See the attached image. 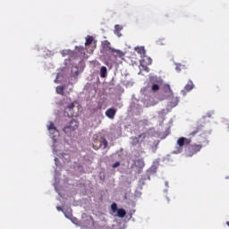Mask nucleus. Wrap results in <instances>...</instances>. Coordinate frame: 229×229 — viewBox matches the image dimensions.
<instances>
[{"mask_svg": "<svg viewBox=\"0 0 229 229\" xmlns=\"http://www.w3.org/2000/svg\"><path fill=\"white\" fill-rule=\"evenodd\" d=\"M192 140L185 137H181L177 140V148L173 151L174 155H180L183 151V146H188L186 148V155L188 157H194L196 153H199L201 151V148L203 145L201 144H191Z\"/></svg>", "mask_w": 229, "mask_h": 229, "instance_id": "obj_1", "label": "nucleus"}, {"mask_svg": "<svg viewBox=\"0 0 229 229\" xmlns=\"http://www.w3.org/2000/svg\"><path fill=\"white\" fill-rule=\"evenodd\" d=\"M77 128H78V121L72 120L70 123L66 124V126H64L63 131H64V133H71V131H74V130H76Z\"/></svg>", "mask_w": 229, "mask_h": 229, "instance_id": "obj_2", "label": "nucleus"}, {"mask_svg": "<svg viewBox=\"0 0 229 229\" xmlns=\"http://www.w3.org/2000/svg\"><path fill=\"white\" fill-rule=\"evenodd\" d=\"M131 146H137V144H142V142L146 140V132H143L138 135L137 137H131Z\"/></svg>", "mask_w": 229, "mask_h": 229, "instance_id": "obj_3", "label": "nucleus"}, {"mask_svg": "<svg viewBox=\"0 0 229 229\" xmlns=\"http://www.w3.org/2000/svg\"><path fill=\"white\" fill-rule=\"evenodd\" d=\"M76 105H74V102L69 104L65 108H64V115L66 117H73L74 116V107Z\"/></svg>", "mask_w": 229, "mask_h": 229, "instance_id": "obj_4", "label": "nucleus"}, {"mask_svg": "<svg viewBox=\"0 0 229 229\" xmlns=\"http://www.w3.org/2000/svg\"><path fill=\"white\" fill-rule=\"evenodd\" d=\"M110 53L111 55L114 56V60H117V58H124L125 55L124 52L115 48H113Z\"/></svg>", "mask_w": 229, "mask_h": 229, "instance_id": "obj_5", "label": "nucleus"}, {"mask_svg": "<svg viewBox=\"0 0 229 229\" xmlns=\"http://www.w3.org/2000/svg\"><path fill=\"white\" fill-rule=\"evenodd\" d=\"M200 131H203V125L198 124L196 127H193L191 131L190 132L191 137H196L198 133H200Z\"/></svg>", "mask_w": 229, "mask_h": 229, "instance_id": "obj_6", "label": "nucleus"}, {"mask_svg": "<svg viewBox=\"0 0 229 229\" xmlns=\"http://www.w3.org/2000/svg\"><path fill=\"white\" fill-rule=\"evenodd\" d=\"M101 46H102L103 51H109V53H110L111 50L114 49V47H111L112 44L108 40L102 41Z\"/></svg>", "mask_w": 229, "mask_h": 229, "instance_id": "obj_7", "label": "nucleus"}, {"mask_svg": "<svg viewBox=\"0 0 229 229\" xmlns=\"http://www.w3.org/2000/svg\"><path fill=\"white\" fill-rule=\"evenodd\" d=\"M115 114H117V110L115 108H109L106 111V115L108 119H114V117H115Z\"/></svg>", "mask_w": 229, "mask_h": 229, "instance_id": "obj_8", "label": "nucleus"}, {"mask_svg": "<svg viewBox=\"0 0 229 229\" xmlns=\"http://www.w3.org/2000/svg\"><path fill=\"white\" fill-rule=\"evenodd\" d=\"M47 130L52 135H55V133L58 135V130H56V127L55 126V123H53V122H50L49 125L47 126Z\"/></svg>", "mask_w": 229, "mask_h": 229, "instance_id": "obj_9", "label": "nucleus"}, {"mask_svg": "<svg viewBox=\"0 0 229 229\" xmlns=\"http://www.w3.org/2000/svg\"><path fill=\"white\" fill-rule=\"evenodd\" d=\"M192 89H194V82H192V81H189L188 83L184 87V90L186 92H191V90H192Z\"/></svg>", "mask_w": 229, "mask_h": 229, "instance_id": "obj_10", "label": "nucleus"}, {"mask_svg": "<svg viewBox=\"0 0 229 229\" xmlns=\"http://www.w3.org/2000/svg\"><path fill=\"white\" fill-rule=\"evenodd\" d=\"M164 90L165 94H168L169 98H173V90L171 89V86H169V84H165L164 86Z\"/></svg>", "mask_w": 229, "mask_h": 229, "instance_id": "obj_11", "label": "nucleus"}, {"mask_svg": "<svg viewBox=\"0 0 229 229\" xmlns=\"http://www.w3.org/2000/svg\"><path fill=\"white\" fill-rule=\"evenodd\" d=\"M172 101L170 102V106L172 108H174V106H178V103H180V98H178V97L174 98L172 97Z\"/></svg>", "mask_w": 229, "mask_h": 229, "instance_id": "obj_12", "label": "nucleus"}, {"mask_svg": "<svg viewBox=\"0 0 229 229\" xmlns=\"http://www.w3.org/2000/svg\"><path fill=\"white\" fill-rule=\"evenodd\" d=\"M92 42H94V37L87 36L86 42H85L86 49H89V46H90V44H92Z\"/></svg>", "mask_w": 229, "mask_h": 229, "instance_id": "obj_13", "label": "nucleus"}, {"mask_svg": "<svg viewBox=\"0 0 229 229\" xmlns=\"http://www.w3.org/2000/svg\"><path fill=\"white\" fill-rule=\"evenodd\" d=\"M135 51L138 55H141L142 56L146 55V49H144V47H135Z\"/></svg>", "mask_w": 229, "mask_h": 229, "instance_id": "obj_14", "label": "nucleus"}, {"mask_svg": "<svg viewBox=\"0 0 229 229\" xmlns=\"http://www.w3.org/2000/svg\"><path fill=\"white\" fill-rule=\"evenodd\" d=\"M122 30H123V26L115 25L114 26V35H117V37H121Z\"/></svg>", "mask_w": 229, "mask_h": 229, "instance_id": "obj_15", "label": "nucleus"}, {"mask_svg": "<svg viewBox=\"0 0 229 229\" xmlns=\"http://www.w3.org/2000/svg\"><path fill=\"white\" fill-rule=\"evenodd\" d=\"M85 47H76V51L79 53L80 56H85Z\"/></svg>", "mask_w": 229, "mask_h": 229, "instance_id": "obj_16", "label": "nucleus"}, {"mask_svg": "<svg viewBox=\"0 0 229 229\" xmlns=\"http://www.w3.org/2000/svg\"><path fill=\"white\" fill-rule=\"evenodd\" d=\"M107 76V70L106 66H102L100 69V77L101 78H106Z\"/></svg>", "mask_w": 229, "mask_h": 229, "instance_id": "obj_17", "label": "nucleus"}, {"mask_svg": "<svg viewBox=\"0 0 229 229\" xmlns=\"http://www.w3.org/2000/svg\"><path fill=\"white\" fill-rule=\"evenodd\" d=\"M135 164H136L137 167H140V169H142L144 167V165H145L144 160H142V159L136 160Z\"/></svg>", "mask_w": 229, "mask_h": 229, "instance_id": "obj_18", "label": "nucleus"}, {"mask_svg": "<svg viewBox=\"0 0 229 229\" xmlns=\"http://www.w3.org/2000/svg\"><path fill=\"white\" fill-rule=\"evenodd\" d=\"M64 90H65V86L56 87V92L60 94V96H64Z\"/></svg>", "mask_w": 229, "mask_h": 229, "instance_id": "obj_19", "label": "nucleus"}, {"mask_svg": "<svg viewBox=\"0 0 229 229\" xmlns=\"http://www.w3.org/2000/svg\"><path fill=\"white\" fill-rule=\"evenodd\" d=\"M117 216L118 217H124V216H126V210H124L123 208L118 209Z\"/></svg>", "mask_w": 229, "mask_h": 229, "instance_id": "obj_20", "label": "nucleus"}, {"mask_svg": "<svg viewBox=\"0 0 229 229\" xmlns=\"http://www.w3.org/2000/svg\"><path fill=\"white\" fill-rule=\"evenodd\" d=\"M151 90L153 92H158V90H160V86L158 84H153L151 87Z\"/></svg>", "mask_w": 229, "mask_h": 229, "instance_id": "obj_21", "label": "nucleus"}, {"mask_svg": "<svg viewBox=\"0 0 229 229\" xmlns=\"http://www.w3.org/2000/svg\"><path fill=\"white\" fill-rule=\"evenodd\" d=\"M100 146H104V149H106V148H108V141L104 139V140L101 141Z\"/></svg>", "mask_w": 229, "mask_h": 229, "instance_id": "obj_22", "label": "nucleus"}, {"mask_svg": "<svg viewBox=\"0 0 229 229\" xmlns=\"http://www.w3.org/2000/svg\"><path fill=\"white\" fill-rule=\"evenodd\" d=\"M111 210L112 212H117L119 209L117 208V204L116 203H113L111 205Z\"/></svg>", "mask_w": 229, "mask_h": 229, "instance_id": "obj_23", "label": "nucleus"}, {"mask_svg": "<svg viewBox=\"0 0 229 229\" xmlns=\"http://www.w3.org/2000/svg\"><path fill=\"white\" fill-rule=\"evenodd\" d=\"M119 165H121V162L116 161L114 164H113L112 167L115 169V167H119Z\"/></svg>", "mask_w": 229, "mask_h": 229, "instance_id": "obj_24", "label": "nucleus"}, {"mask_svg": "<svg viewBox=\"0 0 229 229\" xmlns=\"http://www.w3.org/2000/svg\"><path fill=\"white\" fill-rule=\"evenodd\" d=\"M176 71L180 72L182 69H180V66H176Z\"/></svg>", "mask_w": 229, "mask_h": 229, "instance_id": "obj_25", "label": "nucleus"}, {"mask_svg": "<svg viewBox=\"0 0 229 229\" xmlns=\"http://www.w3.org/2000/svg\"><path fill=\"white\" fill-rule=\"evenodd\" d=\"M57 210L60 212L62 211V207H57Z\"/></svg>", "mask_w": 229, "mask_h": 229, "instance_id": "obj_26", "label": "nucleus"}, {"mask_svg": "<svg viewBox=\"0 0 229 229\" xmlns=\"http://www.w3.org/2000/svg\"><path fill=\"white\" fill-rule=\"evenodd\" d=\"M205 144H208V140H206Z\"/></svg>", "mask_w": 229, "mask_h": 229, "instance_id": "obj_27", "label": "nucleus"}, {"mask_svg": "<svg viewBox=\"0 0 229 229\" xmlns=\"http://www.w3.org/2000/svg\"><path fill=\"white\" fill-rule=\"evenodd\" d=\"M89 53H94V49H91Z\"/></svg>", "mask_w": 229, "mask_h": 229, "instance_id": "obj_28", "label": "nucleus"}, {"mask_svg": "<svg viewBox=\"0 0 229 229\" xmlns=\"http://www.w3.org/2000/svg\"><path fill=\"white\" fill-rule=\"evenodd\" d=\"M149 64H151V60L149 59Z\"/></svg>", "mask_w": 229, "mask_h": 229, "instance_id": "obj_29", "label": "nucleus"}]
</instances>
